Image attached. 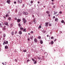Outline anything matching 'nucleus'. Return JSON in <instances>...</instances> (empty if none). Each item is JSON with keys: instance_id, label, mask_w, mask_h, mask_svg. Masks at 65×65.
I'll use <instances>...</instances> for the list:
<instances>
[{"instance_id": "nucleus-60", "label": "nucleus", "mask_w": 65, "mask_h": 65, "mask_svg": "<svg viewBox=\"0 0 65 65\" xmlns=\"http://www.w3.org/2000/svg\"><path fill=\"white\" fill-rule=\"evenodd\" d=\"M28 35H30V34L29 33H28Z\"/></svg>"}, {"instance_id": "nucleus-42", "label": "nucleus", "mask_w": 65, "mask_h": 65, "mask_svg": "<svg viewBox=\"0 0 65 65\" xmlns=\"http://www.w3.org/2000/svg\"><path fill=\"white\" fill-rule=\"evenodd\" d=\"M59 13L60 14H62V12L61 11H60L59 12Z\"/></svg>"}, {"instance_id": "nucleus-39", "label": "nucleus", "mask_w": 65, "mask_h": 65, "mask_svg": "<svg viewBox=\"0 0 65 65\" xmlns=\"http://www.w3.org/2000/svg\"><path fill=\"white\" fill-rule=\"evenodd\" d=\"M29 6H31V5H32V4H31V3H30L29 4Z\"/></svg>"}, {"instance_id": "nucleus-12", "label": "nucleus", "mask_w": 65, "mask_h": 65, "mask_svg": "<svg viewBox=\"0 0 65 65\" xmlns=\"http://www.w3.org/2000/svg\"><path fill=\"white\" fill-rule=\"evenodd\" d=\"M33 23H36L35 19H33Z\"/></svg>"}, {"instance_id": "nucleus-64", "label": "nucleus", "mask_w": 65, "mask_h": 65, "mask_svg": "<svg viewBox=\"0 0 65 65\" xmlns=\"http://www.w3.org/2000/svg\"><path fill=\"white\" fill-rule=\"evenodd\" d=\"M6 29V28H4V29Z\"/></svg>"}, {"instance_id": "nucleus-14", "label": "nucleus", "mask_w": 65, "mask_h": 65, "mask_svg": "<svg viewBox=\"0 0 65 65\" xmlns=\"http://www.w3.org/2000/svg\"><path fill=\"white\" fill-rule=\"evenodd\" d=\"M21 21V19H18V20H17V22H20V21Z\"/></svg>"}, {"instance_id": "nucleus-28", "label": "nucleus", "mask_w": 65, "mask_h": 65, "mask_svg": "<svg viewBox=\"0 0 65 65\" xmlns=\"http://www.w3.org/2000/svg\"><path fill=\"white\" fill-rule=\"evenodd\" d=\"M7 16L9 17V16L8 15V14H6V17H7Z\"/></svg>"}, {"instance_id": "nucleus-46", "label": "nucleus", "mask_w": 65, "mask_h": 65, "mask_svg": "<svg viewBox=\"0 0 65 65\" xmlns=\"http://www.w3.org/2000/svg\"><path fill=\"white\" fill-rule=\"evenodd\" d=\"M15 20H17V18H15Z\"/></svg>"}, {"instance_id": "nucleus-23", "label": "nucleus", "mask_w": 65, "mask_h": 65, "mask_svg": "<svg viewBox=\"0 0 65 65\" xmlns=\"http://www.w3.org/2000/svg\"><path fill=\"white\" fill-rule=\"evenodd\" d=\"M37 62V61L36 60L34 62V63L35 64Z\"/></svg>"}, {"instance_id": "nucleus-19", "label": "nucleus", "mask_w": 65, "mask_h": 65, "mask_svg": "<svg viewBox=\"0 0 65 65\" xmlns=\"http://www.w3.org/2000/svg\"><path fill=\"white\" fill-rule=\"evenodd\" d=\"M54 43V42L53 41H52L51 42V44H53Z\"/></svg>"}, {"instance_id": "nucleus-22", "label": "nucleus", "mask_w": 65, "mask_h": 65, "mask_svg": "<svg viewBox=\"0 0 65 65\" xmlns=\"http://www.w3.org/2000/svg\"><path fill=\"white\" fill-rule=\"evenodd\" d=\"M33 3V1H31L30 2V3H31V4L32 5V4Z\"/></svg>"}, {"instance_id": "nucleus-53", "label": "nucleus", "mask_w": 65, "mask_h": 65, "mask_svg": "<svg viewBox=\"0 0 65 65\" xmlns=\"http://www.w3.org/2000/svg\"><path fill=\"white\" fill-rule=\"evenodd\" d=\"M3 17L4 18H6L5 17V16H3Z\"/></svg>"}, {"instance_id": "nucleus-7", "label": "nucleus", "mask_w": 65, "mask_h": 65, "mask_svg": "<svg viewBox=\"0 0 65 65\" xmlns=\"http://www.w3.org/2000/svg\"><path fill=\"white\" fill-rule=\"evenodd\" d=\"M23 14H24V15H28V13L27 12H23Z\"/></svg>"}, {"instance_id": "nucleus-44", "label": "nucleus", "mask_w": 65, "mask_h": 65, "mask_svg": "<svg viewBox=\"0 0 65 65\" xmlns=\"http://www.w3.org/2000/svg\"><path fill=\"white\" fill-rule=\"evenodd\" d=\"M17 31H15V34H17Z\"/></svg>"}, {"instance_id": "nucleus-29", "label": "nucleus", "mask_w": 65, "mask_h": 65, "mask_svg": "<svg viewBox=\"0 0 65 65\" xmlns=\"http://www.w3.org/2000/svg\"><path fill=\"white\" fill-rule=\"evenodd\" d=\"M32 60L33 61H35V59H34L33 58H32Z\"/></svg>"}, {"instance_id": "nucleus-48", "label": "nucleus", "mask_w": 65, "mask_h": 65, "mask_svg": "<svg viewBox=\"0 0 65 65\" xmlns=\"http://www.w3.org/2000/svg\"><path fill=\"white\" fill-rule=\"evenodd\" d=\"M52 5H54V4L53 3H52Z\"/></svg>"}, {"instance_id": "nucleus-15", "label": "nucleus", "mask_w": 65, "mask_h": 65, "mask_svg": "<svg viewBox=\"0 0 65 65\" xmlns=\"http://www.w3.org/2000/svg\"><path fill=\"white\" fill-rule=\"evenodd\" d=\"M19 34L20 35H21V34H22V31H21V30H20V31H19Z\"/></svg>"}, {"instance_id": "nucleus-2", "label": "nucleus", "mask_w": 65, "mask_h": 65, "mask_svg": "<svg viewBox=\"0 0 65 65\" xmlns=\"http://www.w3.org/2000/svg\"><path fill=\"white\" fill-rule=\"evenodd\" d=\"M8 41H6V42L5 41L4 42L3 44L4 45H5V44H8Z\"/></svg>"}, {"instance_id": "nucleus-34", "label": "nucleus", "mask_w": 65, "mask_h": 65, "mask_svg": "<svg viewBox=\"0 0 65 65\" xmlns=\"http://www.w3.org/2000/svg\"><path fill=\"white\" fill-rule=\"evenodd\" d=\"M20 28L21 29V30H23V27H21V28Z\"/></svg>"}, {"instance_id": "nucleus-52", "label": "nucleus", "mask_w": 65, "mask_h": 65, "mask_svg": "<svg viewBox=\"0 0 65 65\" xmlns=\"http://www.w3.org/2000/svg\"><path fill=\"white\" fill-rule=\"evenodd\" d=\"M46 32L45 31V30H44V31H43V32H44L45 33V32Z\"/></svg>"}, {"instance_id": "nucleus-10", "label": "nucleus", "mask_w": 65, "mask_h": 65, "mask_svg": "<svg viewBox=\"0 0 65 65\" xmlns=\"http://www.w3.org/2000/svg\"><path fill=\"white\" fill-rule=\"evenodd\" d=\"M38 41V40H37V39L35 38L34 39V41L35 42H36V43H37V42Z\"/></svg>"}, {"instance_id": "nucleus-43", "label": "nucleus", "mask_w": 65, "mask_h": 65, "mask_svg": "<svg viewBox=\"0 0 65 65\" xmlns=\"http://www.w3.org/2000/svg\"><path fill=\"white\" fill-rule=\"evenodd\" d=\"M29 59H28V60H27V62H28V61H29Z\"/></svg>"}, {"instance_id": "nucleus-49", "label": "nucleus", "mask_w": 65, "mask_h": 65, "mask_svg": "<svg viewBox=\"0 0 65 65\" xmlns=\"http://www.w3.org/2000/svg\"><path fill=\"white\" fill-rule=\"evenodd\" d=\"M16 2H14V4H16Z\"/></svg>"}, {"instance_id": "nucleus-16", "label": "nucleus", "mask_w": 65, "mask_h": 65, "mask_svg": "<svg viewBox=\"0 0 65 65\" xmlns=\"http://www.w3.org/2000/svg\"><path fill=\"white\" fill-rule=\"evenodd\" d=\"M2 64H3V65H6V62H2Z\"/></svg>"}, {"instance_id": "nucleus-3", "label": "nucleus", "mask_w": 65, "mask_h": 65, "mask_svg": "<svg viewBox=\"0 0 65 65\" xmlns=\"http://www.w3.org/2000/svg\"><path fill=\"white\" fill-rule=\"evenodd\" d=\"M48 26V22H46L45 23V26L47 27V26Z\"/></svg>"}, {"instance_id": "nucleus-6", "label": "nucleus", "mask_w": 65, "mask_h": 65, "mask_svg": "<svg viewBox=\"0 0 65 65\" xmlns=\"http://www.w3.org/2000/svg\"><path fill=\"white\" fill-rule=\"evenodd\" d=\"M18 2L19 3L21 4V3H22V0H18Z\"/></svg>"}, {"instance_id": "nucleus-37", "label": "nucleus", "mask_w": 65, "mask_h": 65, "mask_svg": "<svg viewBox=\"0 0 65 65\" xmlns=\"http://www.w3.org/2000/svg\"><path fill=\"white\" fill-rule=\"evenodd\" d=\"M46 13H47V14H49V13L48 11H46Z\"/></svg>"}, {"instance_id": "nucleus-4", "label": "nucleus", "mask_w": 65, "mask_h": 65, "mask_svg": "<svg viewBox=\"0 0 65 65\" xmlns=\"http://www.w3.org/2000/svg\"><path fill=\"white\" fill-rule=\"evenodd\" d=\"M3 25V22H0V27H2Z\"/></svg>"}, {"instance_id": "nucleus-5", "label": "nucleus", "mask_w": 65, "mask_h": 65, "mask_svg": "<svg viewBox=\"0 0 65 65\" xmlns=\"http://www.w3.org/2000/svg\"><path fill=\"white\" fill-rule=\"evenodd\" d=\"M10 2L11 1L10 0H7V2L9 4H10Z\"/></svg>"}, {"instance_id": "nucleus-11", "label": "nucleus", "mask_w": 65, "mask_h": 65, "mask_svg": "<svg viewBox=\"0 0 65 65\" xmlns=\"http://www.w3.org/2000/svg\"><path fill=\"white\" fill-rule=\"evenodd\" d=\"M58 18H56L55 19V21H58Z\"/></svg>"}, {"instance_id": "nucleus-58", "label": "nucleus", "mask_w": 65, "mask_h": 65, "mask_svg": "<svg viewBox=\"0 0 65 65\" xmlns=\"http://www.w3.org/2000/svg\"><path fill=\"white\" fill-rule=\"evenodd\" d=\"M1 40V37H0V40Z\"/></svg>"}, {"instance_id": "nucleus-54", "label": "nucleus", "mask_w": 65, "mask_h": 65, "mask_svg": "<svg viewBox=\"0 0 65 65\" xmlns=\"http://www.w3.org/2000/svg\"><path fill=\"white\" fill-rule=\"evenodd\" d=\"M53 8H55V6H53Z\"/></svg>"}, {"instance_id": "nucleus-33", "label": "nucleus", "mask_w": 65, "mask_h": 65, "mask_svg": "<svg viewBox=\"0 0 65 65\" xmlns=\"http://www.w3.org/2000/svg\"><path fill=\"white\" fill-rule=\"evenodd\" d=\"M54 38V37H51V39H53Z\"/></svg>"}, {"instance_id": "nucleus-30", "label": "nucleus", "mask_w": 65, "mask_h": 65, "mask_svg": "<svg viewBox=\"0 0 65 65\" xmlns=\"http://www.w3.org/2000/svg\"><path fill=\"white\" fill-rule=\"evenodd\" d=\"M41 25H40L38 27V28H41Z\"/></svg>"}, {"instance_id": "nucleus-35", "label": "nucleus", "mask_w": 65, "mask_h": 65, "mask_svg": "<svg viewBox=\"0 0 65 65\" xmlns=\"http://www.w3.org/2000/svg\"><path fill=\"white\" fill-rule=\"evenodd\" d=\"M10 25L11 26H12L13 24L12 23H11V24H10Z\"/></svg>"}, {"instance_id": "nucleus-63", "label": "nucleus", "mask_w": 65, "mask_h": 65, "mask_svg": "<svg viewBox=\"0 0 65 65\" xmlns=\"http://www.w3.org/2000/svg\"><path fill=\"white\" fill-rule=\"evenodd\" d=\"M34 16V15H33L32 17H33Z\"/></svg>"}, {"instance_id": "nucleus-50", "label": "nucleus", "mask_w": 65, "mask_h": 65, "mask_svg": "<svg viewBox=\"0 0 65 65\" xmlns=\"http://www.w3.org/2000/svg\"><path fill=\"white\" fill-rule=\"evenodd\" d=\"M38 4H40V2H38Z\"/></svg>"}, {"instance_id": "nucleus-1", "label": "nucleus", "mask_w": 65, "mask_h": 65, "mask_svg": "<svg viewBox=\"0 0 65 65\" xmlns=\"http://www.w3.org/2000/svg\"><path fill=\"white\" fill-rule=\"evenodd\" d=\"M23 21L24 22V24H25L26 22H27V21L25 18H23L22 19Z\"/></svg>"}, {"instance_id": "nucleus-8", "label": "nucleus", "mask_w": 65, "mask_h": 65, "mask_svg": "<svg viewBox=\"0 0 65 65\" xmlns=\"http://www.w3.org/2000/svg\"><path fill=\"white\" fill-rule=\"evenodd\" d=\"M55 15L56 16H57L58 15H59V14L57 12H56L55 13Z\"/></svg>"}, {"instance_id": "nucleus-18", "label": "nucleus", "mask_w": 65, "mask_h": 65, "mask_svg": "<svg viewBox=\"0 0 65 65\" xmlns=\"http://www.w3.org/2000/svg\"><path fill=\"white\" fill-rule=\"evenodd\" d=\"M11 35L12 36H13L14 35V31H12L11 33Z\"/></svg>"}, {"instance_id": "nucleus-17", "label": "nucleus", "mask_w": 65, "mask_h": 65, "mask_svg": "<svg viewBox=\"0 0 65 65\" xmlns=\"http://www.w3.org/2000/svg\"><path fill=\"white\" fill-rule=\"evenodd\" d=\"M23 31H24V32H26V29H25V28H24V29L23 30Z\"/></svg>"}, {"instance_id": "nucleus-24", "label": "nucleus", "mask_w": 65, "mask_h": 65, "mask_svg": "<svg viewBox=\"0 0 65 65\" xmlns=\"http://www.w3.org/2000/svg\"><path fill=\"white\" fill-rule=\"evenodd\" d=\"M6 35H5V34H4L3 35V37H6Z\"/></svg>"}, {"instance_id": "nucleus-57", "label": "nucleus", "mask_w": 65, "mask_h": 65, "mask_svg": "<svg viewBox=\"0 0 65 65\" xmlns=\"http://www.w3.org/2000/svg\"><path fill=\"white\" fill-rule=\"evenodd\" d=\"M47 37H48V35H47Z\"/></svg>"}, {"instance_id": "nucleus-36", "label": "nucleus", "mask_w": 65, "mask_h": 65, "mask_svg": "<svg viewBox=\"0 0 65 65\" xmlns=\"http://www.w3.org/2000/svg\"><path fill=\"white\" fill-rule=\"evenodd\" d=\"M38 38L39 39H41V38L40 36H39L38 37Z\"/></svg>"}, {"instance_id": "nucleus-27", "label": "nucleus", "mask_w": 65, "mask_h": 65, "mask_svg": "<svg viewBox=\"0 0 65 65\" xmlns=\"http://www.w3.org/2000/svg\"><path fill=\"white\" fill-rule=\"evenodd\" d=\"M18 24V25L20 27L21 26V25L20 24V23H19V24Z\"/></svg>"}, {"instance_id": "nucleus-26", "label": "nucleus", "mask_w": 65, "mask_h": 65, "mask_svg": "<svg viewBox=\"0 0 65 65\" xmlns=\"http://www.w3.org/2000/svg\"><path fill=\"white\" fill-rule=\"evenodd\" d=\"M40 43L41 44H42L43 43V42L42 40L40 41Z\"/></svg>"}, {"instance_id": "nucleus-21", "label": "nucleus", "mask_w": 65, "mask_h": 65, "mask_svg": "<svg viewBox=\"0 0 65 65\" xmlns=\"http://www.w3.org/2000/svg\"><path fill=\"white\" fill-rule=\"evenodd\" d=\"M61 22L62 23H64V20H62L61 21Z\"/></svg>"}, {"instance_id": "nucleus-9", "label": "nucleus", "mask_w": 65, "mask_h": 65, "mask_svg": "<svg viewBox=\"0 0 65 65\" xmlns=\"http://www.w3.org/2000/svg\"><path fill=\"white\" fill-rule=\"evenodd\" d=\"M4 24L5 25H8V22H5Z\"/></svg>"}, {"instance_id": "nucleus-41", "label": "nucleus", "mask_w": 65, "mask_h": 65, "mask_svg": "<svg viewBox=\"0 0 65 65\" xmlns=\"http://www.w3.org/2000/svg\"><path fill=\"white\" fill-rule=\"evenodd\" d=\"M15 60L16 62H17V59H15Z\"/></svg>"}, {"instance_id": "nucleus-59", "label": "nucleus", "mask_w": 65, "mask_h": 65, "mask_svg": "<svg viewBox=\"0 0 65 65\" xmlns=\"http://www.w3.org/2000/svg\"><path fill=\"white\" fill-rule=\"evenodd\" d=\"M55 12H54V15H55Z\"/></svg>"}, {"instance_id": "nucleus-47", "label": "nucleus", "mask_w": 65, "mask_h": 65, "mask_svg": "<svg viewBox=\"0 0 65 65\" xmlns=\"http://www.w3.org/2000/svg\"><path fill=\"white\" fill-rule=\"evenodd\" d=\"M56 41V39H55V40H54V42H55Z\"/></svg>"}, {"instance_id": "nucleus-40", "label": "nucleus", "mask_w": 65, "mask_h": 65, "mask_svg": "<svg viewBox=\"0 0 65 65\" xmlns=\"http://www.w3.org/2000/svg\"><path fill=\"white\" fill-rule=\"evenodd\" d=\"M31 33H32V34H33L34 33V32L33 31H31V32H30Z\"/></svg>"}, {"instance_id": "nucleus-62", "label": "nucleus", "mask_w": 65, "mask_h": 65, "mask_svg": "<svg viewBox=\"0 0 65 65\" xmlns=\"http://www.w3.org/2000/svg\"><path fill=\"white\" fill-rule=\"evenodd\" d=\"M64 24H65V22H64Z\"/></svg>"}, {"instance_id": "nucleus-20", "label": "nucleus", "mask_w": 65, "mask_h": 65, "mask_svg": "<svg viewBox=\"0 0 65 65\" xmlns=\"http://www.w3.org/2000/svg\"><path fill=\"white\" fill-rule=\"evenodd\" d=\"M33 36H32V37H30V39H31V40H32L33 39Z\"/></svg>"}, {"instance_id": "nucleus-51", "label": "nucleus", "mask_w": 65, "mask_h": 65, "mask_svg": "<svg viewBox=\"0 0 65 65\" xmlns=\"http://www.w3.org/2000/svg\"><path fill=\"white\" fill-rule=\"evenodd\" d=\"M49 25V26H51V24H50Z\"/></svg>"}, {"instance_id": "nucleus-45", "label": "nucleus", "mask_w": 65, "mask_h": 65, "mask_svg": "<svg viewBox=\"0 0 65 65\" xmlns=\"http://www.w3.org/2000/svg\"><path fill=\"white\" fill-rule=\"evenodd\" d=\"M55 18V16H53V18Z\"/></svg>"}, {"instance_id": "nucleus-61", "label": "nucleus", "mask_w": 65, "mask_h": 65, "mask_svg": "<svg viewBox=\"0 0 65 65\" xmlns=\"http://www.w3.org/2000/svg\"><path fill=\"white\" fill-rule=\"evenodd\" d=\"M30 24H31V22H30Z\"/></svg>"}, {"instance_id": "nucleus-13", "label": "nucleus", "mask_w": 65, "mask_h": 65, "mask_svg": "<svg viewBox=\"0 0 65 65\" xmlns=\"http://www.w3.org/2000/svg\"><path fill=\"white\" fill-rule=\"evenodd\" d=\"M5 49H8V46H7V45H6L5 46Z\"/></svg>"}, {"instance_id": "nucleus-32", "label": "nucleus", "mask_w": 65, "mask_h": 65, "mask_svg": "<svg viewBox=\"0 0 65 65\" xmlns=\"http://www.w3.org/2000/svg\"><path fill=\"white\" fill-rule=\"evenodd\" d=\"M23 52H26V50H25H25H23Z\"/></svg>"}, {"instance_id": "nucleus-25", "label": "nucleus", "mask_w": 65, "mask_h": 65, "mask_svg": "<svg viewBox=\"0 0 65 65\" xmlns=\"http://www.w3.org/2000/svg\"><path fill=\"white\" fill-rule=\"evenodd\" d=\"M37 58H38V59H39V60H40L41 59V57H40L38 56Z\"/></svg>"}, {"instance_id": "nucleus-55", "label": "nucleus", "mask_w": 65, "mask_h": 65, "mask_svg": "<svg viewBox=\"0 0 65 65\" xmlns=\"http://www.w3.org/2000/svg\"><path fill=\"white\" fill-rule=\"evenodd\" d=\"M51 1L52 2H54V0H51Z\"/></svg>"}, {"instance_id": "nucleus-38", "label": "nucleus", "mask_w": 65, "mask_h": 65, "mask_svg": "<svg viewBox=\"0 0 65 65\" xmlns=\"http://www.w3.org/2000/svg\"><path fill=\"white\" fill-rule=\"evenodd\" d=\"M27 40H28V41H30V39H29V38H28L27 39Z\"/></svg>"}, {"instance_id": "nucleus-31", "label": "nucleus", "mask_w": 65, "mask_h": 65, "mask_svg": "<svg viewBox=\"0 0 65 65\" xmlns=\"http://www.w3.org/2000/svg\"><path fill=\"white\" fill-rule=\"evenodd\" d=\"M8 20H10L11 19V18L10 17H9L8 18Z\"/></svg>"}, {"instance_id": "nucleus-56", "label": "nucleus", "mask_w": 65, "mask_h": 65, "mask_svg": "<svg viewBox=\"0 0 65 65\" xmlns=\"http://www.w3.org/2000/svg\"><path fill=\"white\" fill-rule=\"evenodd\" d=\"M48 16H49V17L50 16V14H49V15H48Z\"/></svg>"}]
</instances>
